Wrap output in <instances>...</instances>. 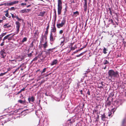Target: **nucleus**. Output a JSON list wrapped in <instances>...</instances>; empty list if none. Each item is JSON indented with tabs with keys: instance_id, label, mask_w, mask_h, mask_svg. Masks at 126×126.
<instances>
[{
	"instance_id": "nucleus-41",
	"label": "nucleus",
	"mask_w": 126,
	"mask_h": 126,
	"mask_svg": "<svg viewBox=\"0 0 126 126\" xmlns=\"http://www.w3.org/2000/svg\"><path fill=\"white\" fill-rule=\"evenodd\" d=\"M49 23L47 24V27L46 29V30H48L49 29Z\"/></svg>"
},
{
	"instance_id": "nucleus-2",
	"label": "nucleus",
	"mask_w": 126,
	"mask_h": 126,
	"mask_svg": "<svg viewBox=\"0 0 126 126\" xmlns=\"http://www.w3.org/2000/svg\"><path fill=\"white\" fill-rule=\"evenodd\" d=\"M66 22V20L64 18H63L61 23L57 24V28H60L63 27V25L65 24Z\"/></svg>"
},
{
	"instance_id": "nucleus-64",
	"label": "nucleus",
	"mask_w": 126,
	"mask_h": 126,
	"mask_svg": "<svg viewBox=\"0 0 126 126\" xmlns=\"http://www.w3.org/2000/svg\"><path fill=\"white\" fill-rule=\"evenodd\" d=\"M2 18L3 19V20H5L6 19V17L5 16H3L2 17Z\"/></svg>"
},
{
	"instance_id": "nucleus-50",
	"label": "nucleus",
	"mask_w": 126,
	"mask_h": 126,
	"mask_svg": "<svg viewBox=\"0 0 126 126\" xmlns=\"http://www.w3.org/2000/svg\"><path fill=\"white\" fill-rule=\"evenodd\" d=\"M87 94H88L89 95H90V92L89 91V90H88L87 91Z\"/></svg>"
},
{
	"instance_id": "nucleus-1",
	"label": "nucleus",
	"mask_w": 126,
	"mask_h": 126,
	"mask_svg": "<svg viewBox=\"0 0 126 126\" xmlns=\"http://www.w3.org/2000/svg\"><path fill=\"white\" fill-rule=\"evenodd\" d=\"M109 77H110L112 79V77H116L118 73L117 71L115 72L114 70H110L108 72Z\"/></svg>"
},
{
	"instance_id": "nucleus-11",
	"label": "nucleus",
	"mask_w": 126,
	"mask_h": 126,
	"mask_svg": "<svg viewBox=\"0 0 126 126\" xmlns=\"http://www.w3.org/2000/svg\"><path fill=\"white\" fill-rule=\"evenodd\" d=\"M31 11V10L30 9H24L21 10L19 12L21 13H27Z\"/></svg>"
},
{
	"instance_id": "nucleus-24",
	"label": "nucleus",
	"mask_w": 126,
	"mask_h": 126,
	"mask_svg": "<svg viewBox=\"0 0 126 126\" xmlns=\"http://www.w3.org/2000/svg\"><path fill=\"white\" fill-rule=\"evenodd\" d=\"M83 7L84 8V11L86 12L87 11V4H84Z\"/></svg>"
},
{
	"instance_id": "nucleus-26",
	"label": "nucleus",
	"mask_w": 126,
	"mask_h": 126,
	"mask_svg": "<svg viewBox=\"0 0 126 126\" xmlns=\"http://www.w3.org/2000/svg\"><path fill=\"white\" fill-rule=\"evenodd\" d=\"M112 111H109L108 112V116L109 117L111 116V117H112Z\"/></svg>"
},
{
	"instance_id": "nucleus-25",
	"label": "nucleus",
	"mask_w": 126,
	"mask_h": 126,
	"mask_svg": "<svg viewBox=\"0 0 126 126\" xmlns=\"http://www.w3.org/2000/svg\"><path fill=\"white\" fill-rule=\"evenodd\" d=\"M109 10L110 11V15L112 16V11H113V10H112V8H111L110 7H109L108 8Z\"/></svg>"
},
{
	"instance_id": "nucleus-23",
	"label": "nucleus",
	"mask_w": 126,
	"mask_h": 126,
	"mask_svg": "<svg viewBox=\"0 0 126 126\" xmlns=\"http://www.w3.org/2000/svg\"><path fill=\"white\" fill-rule=\"evenodd\" d=\"M46 12L45 11H43L42 12H41L40 13L39 15V16H44V15L45 13Z\"/></svg>"
},
{
	"instance_id": "nucleus-58",
	"label": "nucleus",
	"mask_w": 126,
	"mask_h": 126,
	"mask_svg": "<svg viewBox=\"0 0 126 126\" xmlns=\"http://www.w3.org/2000/svg\"><path fill=\"white\" fill-rule=\"evenodd\" d=\"M85 52H83L82 53H81L80 54V55L81 56L83 55L84 53Z\"/></svg>"
},
{
	"instance_id": "nucleus-32",
	"label": "nucleus",
	"mask_w": 126,
	"mask_h": 126,
	"mask_svg": "<svg viewBox=\"0 0 126 126\" xmlns=\"http://www.w3.org/2000/svg\"><path fill=\"white\" fill-rule=\"evenodd\" d=\"M46 68H45L43 69V70L42 71H41V74H42L43 73L45 72L46 71Z\"/></svg>"
},
{
	"instance_id": "nucleus-51",
	"label": "nucleus",
	"mask_w": 126,
	"mask_h": 126,
	"mask_svg": "<svg viewBox=\"0 0 126 126\" xmlns=\"http://www.w3.org/2000/svg\"><path fill=\"white\" fill-rule=\"evenodd\" d=\"M6 32H5V33H2L1 34V35H2V36L3 37L5 35H6Z\"/></svg>"
},
{
	"instance_id": "nucleus-37",
	"label": "nucleus",
	"mask_w": 126,
	"mask_h": 126,
	"mask_svg": "<svg viewBox=\"0 0 126 126\" xmlns=\"http://www.w3.org/2000/svg\"><path fill=\"white\" fill-rule=\"evenodd\" d=\"M54 13H55V16H54V17L55 18H56L57 17V16H56V11L55 10V9H54Z\"/></svg>"
},
{
	"instance_id": "nucleus-17",
	"label": "nucleus",
	"mask_w": 126,
	"mask_h": 126,
	"mask_svg": "<svg viewBox=\"0 0 126 126\" xmlns=\"http://www.w3.org/2000/svg\"><path fill=\"white\" fill-rule=\"evenodd\" d=\"M9 23H8L5 24L3 26L4 28H10L11 27V25H9Z\"/></svg>"
},
{
	"instance_id": "nucleus-15",
	"label": "nucleus",
	"mask_w": 126,
	"mask_h": 126,
	"mask_svg": "<svg viewBox=\"0 0 126 126\" xmlns=\"http://www.w3.org/2000/svg\"><path fill=\"white\" fill-rule=\"evenodd\" d=\"M103 82L102 81L101 83H99L98 85V87L99 88H103V86L104 85L103 84Z\"/></svg>"
},
{
	"instance_id": "nucleus-54",
	"label": "nucleus",
	"mask_w": 126,
	"mask_h": 126,
	"mask_svg": "<svg viewBox=\"0 0 126 126\" xmlns=\"http://www.w3.org/2000/svg\"><path fill=\"white\" fill-rule=\"evenodd\" d=\"M5 74L4 73H1L0 74V77L2 76Z\"/></svg>"
},
{
	"instance_id": "nucleus-7",
	"label": "nucleus",
	"mask_w": 126,
	"mask_h": 126,
	"mask_svg": "<svg viewBox=\"0 0 126 126\" xmlns=\"http://www.w3.org/2000/svg\"><path fill=\"white\" fill-rule=\"evenodd\" d=\"M50 33H52V32H56V29L55 26V24L54 23L53 25V27H51Z\"/></svg>"
},
{
	"instance_id": "nucleus-5",
	"label": "nucleus",
	"mask_w": 126,
	"mask_h": 126,
	"mask_svg": "<svg viewBox=\"0 0 126 126\" xmlns=\"http://www.w3.org/2000/svg\"><path fill=\"white\" fill-rule=\"evenodd\" d=\"M16 34H17L19 30L20 23L18 21H16Z\"/></svg>"
},
{
	"instance_id": "nucleus-60",
	"label": "nucleus",
	"mask_w": 126,
	"mask_h": 126,
	"mask_svg": "<svg viewBox=\"0 0 126 126\" xmlns=\"http://www.w3.org/2000/svg\"><path fill=\"white\" fill-rule=\"evenodd\" d=\"M21 5H26V3H22L21 4Z\"/></svg>"
},
{
	"instance_id": "nucleus-46",
	"label": "nucleus",
	"mask_w": 126,
	"mask_h": 126,
	"mask_svg": "<svg viewBox=\"0 0 126 126\" xmlns=\"http://www.w3.org/2000/svg\"><path fill=\"white\" fill-rule=\"evenodd\" d=\"M4 41H3V42L1 43L0 44V46H3L4 45Z\"/></svg>"
},
{
	"instance_id": "nucleus-44",
	"label": "nucleus",
	"mask_w": 126,
	"mask_h": 126,
	"mask_svg": "<svg viewBox=\"0 0 126 126\" xmlns=\"http://www.w3.org/2000/svg\"><path fill=\"white\" fill-rule=\"evenodd\" d=\"M14 4H13V2H10V3L8 4V5H9L10 6L13 5Z\"/></svg>"
},
{
	"instance_id": "nucleus-45",
	"label": "nucleus",
	"mask_w": 126,
	"mask_h": 126,
	"mask_svg": "<svg viewBox=\"0 0 126 126\" xmlns=\"http://www.w3.org/2000/svg\"><path fill=\"white\" fill-rule=\"evenodd\" d=\"M63 33V31L62 30H60L59 32V33L60 34H62Z\"/></svg>"
},
{
	"instance_id": "nucleus-9",
	"label": "nucleus",
	"mask_w": 126,
	"mask_h": 126,
	"mask_svg": "<svg viewBox=\"0 0 126 126\" xmlns=\"http://www.w3.org/2000/svg\"><path fill=\"white\" fill-rule=\"evenodd\" d=\"M111 102L109 100V97H108L107 98V100L105 103V106L106 107L109 106L111 105Z\"/></svg>"
},
{
	"instance_id": "nucleus-3",
	"label": "nucleus",
	"mask_w": 126,
	"mask_h": 126,
	"mask_svg": "<svg viewBox=\"0 0 126 126\" xmlns=\"http://www.w3.org/2000/svg\"><path fill=\"white\" fill-rule=\"evenodd\" d=\"M0 55L1 57L3 58H5L6 56V52H5L4 49H1L0 52Z\"/></svg>"
},
{
	"instance_id": "nucleus-13",
	"label": "nucleus",
	"mask_w": 126,
	"mask_h": 126,
	"mask_svg": "<svg viewBox=\"0 0 126 126\" xmlns=\"http://www.w3.org/2000/svg\"><path fill=\"white\" fill-rule=\"evenodd\" d=\"M62 8V6H58V15H60L61 14Z\"/></svg>"
},
{
	"instance_id": "nucleus-19",
	"label": "nucleus",
	"mask_w": 126,
	"mask_h": 126,
	"mask_svg": "<svg viewBox=\"0 0 126 126\" xmlns=\"http://www.w3.org/2000/svg\"><path fill=\"white\" fill-rule=\"evenodd\" d=\"M79 15V13L78 11H76V12H73V16L76 17L78 15Z\"/></svg>"
},
{
	"instance_id": "nucleus-34",
	"label": "nucleus",
	"mask_w": 126,
	"mask_h": 126,
	"mask_svg": "<svg viewBox=\"0 0 126 126\" xmlns=\"http://www.w3.org/2000/svg\"><path fill=\"white\" fill-rule=\"evenodd\" d=\"M48 31L47 30H46V31H45V37H46V36L47 37V35L48 34Z\"/></svg>"
},
{
	"instance_id": "nucleus-21",
	"label": "nucleus",
	"mask_w": 126,
	"mask_h": 126,
	"mask_svg": "<svg viewBox=\"0 0 126 126\" xmlns=\"http://www.w3.org/2000/svg\"><path fill=\"white\" fill-rule=\"evenodd\" d=\"M62 38L63 39V41H62L61 42L60 45L62 46H63L64 45V42L65 41V37H62Z\"/></svg>"
},
{
	"instance_id": "nucleus-16",
	"label": "nucleus",
	"mask_w": 126,
	"mask_h": 126,
	"mask_svg": "<svg viewBox=\"0 0 126 126\" xmlns=\"http://www.w3.org/2000/svg\"><path fill=\"white\" fill-rule=\"evenodd\" d=\"M58 60L57 59L54 60L52 61L50 64L51 66H53L54 65L56 64L57 63Z\"/></svg>"
},
{
	"instance_id": "nucleus-40",
	"label": "nucleus",
	"mask_w": 126,
	"mask_h": 126,
	"mask_svg": "<svg viewBox=\"0 0 126 126\" xmlns=\"http://www.w3.org/2000/svg\"><path fill=\"white\" fill-rule=\"evenodd\" d=\"M9 61L10 62H11V63H12L13 62L15 61V63H16V61L15 60H9Z\"/></svg>"
},
{
	"instance_id": "nucleus-38",
	"label": "nucleus",
	"mask_w": 126,
	"mask_h": 126,
	"mask_svg": "<svg viewBox=\"0 0 126 126\" xmlns=\"http://www.w3.org/2000/svg\"><path fill=\"white\" fill-rule=\"evenodd\" d=\"M33 55L32 53H30L29 54H27L28 57H30L32 56Z\"/></svg>"
},
{
	"instance_id": "nucleus-20",
	"label": "nucleus",
	"mask_w": 126,
	"mask_h": 126,
	"mask_svg": "<svg viewBox=\"0 0 126 126\" xmlns=\"http://www.w3.org/2000/svg\"><path fill=\"white\" fill-rule=\"evenodd\" d=\"M11 34H10L5 36L2 40L3 41H4L5 40L7 39H8V37H9Z\"/></svg>"
},
{
	"instance_id": "nucleus-14",
	"label": "nucleus",
	"mask_w": 126,
	"mask_h": 126,
	"mask_svg": "<svg viewBox=\"0 0 126 126\" xmlns=\"http://www.w3.org/2000/svg\"><path fill=\"white\" fill-rule=\"evenodd\" d=\"M55 48L54 47L52 48H50L48 49L46 51H45V52L49 55L51 52L53 51L52 50L54 49Z\"/></svg>"
},
{
	"instance_id": "nucleus-18",
	"label": "nucleus",
	"mask_w": 126,
	"mask_h": 126,
	"mask_svg": "<svg viewBox=\"0 0 126 126\" xmlns=\"http://www.w3.org/2000/svg\"><path fill=\"white\" fill-rule=\"evenodd\" d=\"M44 36L43 37L42 36L40 40V43H41V44H42L43 43H45V39H44Z\"/></svg>"
},
{
	"instance_id": "nucleus-62",
	"label": "nucleus",
	"mask_w": 126,
	"mask_h": 126,
	"mask_svg": "<svg viewBox=\"0 0 126 126\" xmlns=\"http://www.w3.org/2000/svg\"><path fill=\"white\" fill-rule=\"evenodd\" d=\"M78 51H79V50H76V51H75V52H73V54H75Z\"/></svg>"
},
{
	"instance_id": "nucleus-55",
	"label": "nucleus",
	"mask_w": 126,
	"mask_h": 126,
	"mask_svg": "<svg viewBox=\"0 0 126 126\" xmlns=\"http://www.w3.org/2000/svg\"><path fill=\"white\" fill-rule=\"evenodd\" d=\"M84 4H87V0H84Z\"/></svg>"
},
{
	"instance_id": "nucleus-43",
	"label": "nucleus",
	"mask_w": 126,
	"mask_h": 126,
	"mask_svg": "<svg viewBox=\"0 0 126 126\" xmlns=\"http://www.w3.org/2000/svg\"><path fill=\"white\" fill-rule=\"evenodd\" d=\"M16 17L18 21H20L21 20V19L19 18L18 16H16Z\"/></svg>"
},
{
	"instance_id": "nucleus-4",
	"label": "nucleus",
	"mask_w": 126,
	"mask_h": 126,
	"mask_svg": "<svg viewBox=\"0 0 126 126\" xmlns=\"http://www.w3.org/2000/svg\"><path fill=\"white\" fill-rule=\"evenodd\" d=\"M55 39V38L53 35L52 33H50L49 37V40L51 44H52Z\"/></svg>"
},
{
	"instance_id": "nucleus-52",
	"label": "nucleus",
	"mask_w": 126,
	"mask_h": 126,
	"mask_svg": "<svg viewBox=\"0 0 126 126\" xmlns=\"http://www.w3.org/2000/svg\"><path fill=\"white\" fill-rule=\"evenodd\" d=\"M25 88H26V87L22 89L20 91H21V92H22V91H25Z\"/></svg>"
},
{
	"instance_id": "nucleus-39",
	"label": "nucleus",
	"mask_w": 126,
	"mask_h": 126,
	"mask_svg": "<svg viewBox=\"0 0 126 126\" xmlns=\"http://www.w3.org/2000/svg\"><path fill=\"white\" fill-rule=\"evenodd\" d=\"M19 70V68H17L13 72V73L15 74V73L18 71V70Z\"/></svg>"
},
{
	"instance_id": "nucleus-57",
	"label": "nucleus",
	"mask_w": 126,
	"mask_h": 126,
	"mask_svg": "<svg viewBox=\"0 0 126 126\" xmlns=\"http://www.w3.org/2000/svg\"><path fill=\"white\" fill-rule=\"evenodd\" d=\"M9 15L8 13H6L5 14V16L7 17H8L9 16Z\"/></svg>"
},
{
	"instance_id": "nucleus-27",
	"label": "nucleus",
	"mask_w": 126,
	"mask_h": 126,
	"mask_svg": "<svg viewBox=\"0 0 126 126\" xmlns=\"http://www.w3.org/2000/svg\"><path fill=\"white\" fill-rule=\"evenodd\" d=\"M107 49L105 47L104 48V49H103V53L104 54H106L107 53V52H106V51H107Z\"/></svg>"
},
{
	"instance_id": "nucleus-22",
	"label": "nucleus",
	"mask_w": 126,
	"mask_h": 126,
	"mask_svg": "<svg viewBox=\"0 0 126 126\" xmlns=\"http://www.w3.org/2000/svg\"><path fill=\"white\" fill-rule=\"evenodd\" d=\"M62 6V2L61 0H58V6Z\"/></svg>"
},
{
	"instance_id": "nucleus-31",
	"label": "nucleus",
	"mask_w": 126,
	"mask_h": 126,
	"mask_svg": "<svg viewBox=\"0 0 126 126\" xmlns=\"http://www.w3.org/2000/svg\"><path fill=\"white\" fill-rule=\"evenodd\" d=\"M38 58V56H36L33 60L32 61H36L37 60Z\"/></svg>"
},
{
	"instance_id": "nucleus-47",
	"label": "nucleus",
	"mask_w": 126,
	"mask_h": 126,
	"mask_svg": "<svg viewBox=\"0 0 126 126\" xmlns=\"http://www.w3.org/2000/svg\"><path fill=\"white\" fill-rule=\"evenodd\" d=\"M15 10V8L14 7H12L11 8L10 10L11 11H12L13 10Z\"/></svg>"
},
{
	"instance_id": "nucleus-33",
	"label": "nucleus",
	"mask_w": 126,
	"mask_h": 126,
	"mask_svg": "<svg viewBox=\"0 0 126 126\" xmlns=\"http://www.w3.org/2000/svg\"><path fill=\"white\" fill-rule=\"evenodd\" d=\"M69 38L68 37H67L66 38H65V41H66V42H65V43H66L67 42H68L69 41Z\"/></svg>"
},
{
	"instance_id": "nucleus-48",
	"label": "nucleus",
	"mask_w": 126,
	"mask_h": 126,
	"mask_svg": "<svg viewBox=\"0 0 126 126\" xmlns=\"http://www.w3.org/2000/svg\"><path fill=\"white\" fill-rule=\"evenodd\" d=\"M12 39V37H8V40H10Z\"/></svg>"
},
{
	"instance_id": "nucleus-6",
	"label": "nucleus",
	"mask_w": 126,
	"mask_h": 126,
	"mask_svg": "<svg viewBox=\"0 0 126 126\" xmlns=\"http://www.w3.org/2000/svg\"><path fill=\"white\" fill-rule=\"evenodd\" d=\"M41 45L43 46L44 49H46L48 46V42L47 40V36H46L45 37V43L41 44Z\"/></svg>"
},
{
	"instance_id": "nucleus-36",
	"label": "nucleus",
	"mask_w": 126,
	"mask_h": 126,
	"mask_svg": "<svg viewBox=\"0 0 126 126\" xmlns=\"http://www.w3.org/2000/svg\"><path fill=\"white\" fill-rule=\"evenodd\" d=\"M34 46V45L33 44V42L32 41V43L30 44V47L32 48Z\"/></svg>"
},
{
	"instance_id": "nucleus-10",
	"label": "nucleus",
	"mask_w": 126,
	"mask_h": 126,
	"mask_svg": "<svg viewBox=\"0 0 126 126\" xmlns=\"http://www.w3.org/2000/svg\"><path fill=\"white\" fill-rule=\"evenodd\" d=\"M101 120L103 121H105L106 119L108 118V117L106 116L105 113L101 114Z\"/></svg>"
},
{
	"instance_id": "nucleus-59",
	"label": "nucleus",
	"mask_w": 126,
	"mask_h": 126,
	"mask_svg": "<svg viewBox=\"0 0 126 126\" xmlns=\"http://www.w3.org/2000/svg\"><path fill=\"white\" fill-rule=\"evenodd\" d=\"M85 52H83L82 53H81L80 54V55L81 56L83 55L84 53Z\"/></svg>"
},
{
	"instance_id": "nucleus-12",
	"label": "nucleus",
	"mask_w": 126,
	"mask_h": 126,
	"mask_svg": "<svg viewBox=\"0 0 126 126\" xmlns=\"http://www.w3.org/2000/svg\"><path fill=\"white\" fill-rule=\"evenodd\" d=\"M28 100L29 103H31V101L32 102H33L34 101L35 98L33 96H32L31 97H29L28 98Z\"/></svg>"
},
{
	"instance_id": "nucleus-29",
	"label": "nucleus",
	"mask_w": 126,
	"mask_h": 126,
	"mask_svg": "<svg viewBox=\"0 0 126 126\" xmlns=\"http://www.w3.org/2000/svg\"><path fill=\"white\" fill-rule=\"evenodd\" d=\"M117 108H113L112 110H110V111H112L113 113V114H114V112L116 110Z\"/></svg>"
},
{
	"instance_id": "nucleus-53",
	"label": "nucleus",
	"mask_w": 126,
	"mask_h": 126,
	"mask_svg": "<svg viewBox=\"0 0 126 126\" xmlns=\"http://www.w3.org/2000/svg\"><path fill=\"white\" fill-rule=\"evenodd\" d=\"M11 14L12 17L13 18H15L16 17V16L15 17L14 15L12 14Z\"/></svg>"
},
{
	"instance_id": "nucleus-49",
	"label": "nucleus",
	"mask_w": 126,
	"mask_h": 126,
	"mask_svg": "<svg viewBox=\"0 0 126 126\" xmlns=\"http://www.w3.org/2000/svg\"><path fill=\"white\" fill-rule=\"evenodd\" d=\"M13 2L14 4H16V3H18L19 2V1H15Z\"/></svg>"
},
{
	"instance_id": "nucleus-61",
	"label": "nucleus",
	"mask_w": 126,
	"mask_h": 126,
	"mask_svg": "<svg viewBox=\"0 0 126 126\" xmlns=\"http://www.w3.org/2000/svg\"><path fill=\"white\" fill-rule=\"evenodd\" d=\"M21 91H19L18 92V93H17L16 94V95H18V94H19L20 93H21Z\"/></svg>"
},
{
	"instance_id": "nucleus-30",
	"label": "nucleus",
	"mask_w": 126,
	"mask_h": 126,
	"mask_svg": "<svg viewBox=\"0 0 126 126\" xmlns=\"http://www.w3.org/2000/svg\"><path fill=\"white\" fill-rule=\"evenodd\" d=\"M27 41V38L26 37H24L22 40V42L23 43L25 42L26 41Z\"/></svg>"
},
{
	"instance_id": "nucleus-63",
	"label": "nucleus",
	"mask_w": 126,
	"mask_h": 126,
	"mask_svg": "<svg viewBox=\"0 0 126 126\" xmlns=\"http://www.w3.org/2000/svg\"><path fill=\"white\" fill-rule=\"evenodd\" d=\"M75 48L74 47H72L71 48V50H74Z\"/></svg>"
},
{
	"instance_id": "nucleus-28",
	"label": "nucleus",
	"mask_w": 126,
	"mask_h": 126,
	"mask_svg": "<svg viewBox=\"0 0 126 126\" xmlns=\"http://www.w3.org/2000/svg\"><path fill=\"white\" fill-rule=\"evenodd\" d=\"M109 62L107 60H105L104 61L103 64L104 65H105L107 64H109Z\"/></svg>"
},
{
	"instance_id": "nucleus-35",
	"label": "nucleus",
	"mask_w": 126,
	"mask_h": 126,
	"mask_svg": "<svg viewBox=\"0 0 126 126\" xmlns=\"http://www.w3.org/2000/svg\"><path fill=\"white\" fill-rule=\"evenodd\" d=\"M114 96V93L112 92H111L110 93V95H109V96L110 97H112Z\"/></svg>"
},
{
	"instance_id": "nucleus-8",
	"label": "nucleus",
	"mask_w": 126,
	"mask_h": 126,
	"mask_svg": "<svg viewBox=\"0 0 126 126\" xmlns=\"http://www.w3.org/2000/svg\"><path fill=\"white\" fill-rule=\"evenodd\" d=\"M17 102L18 103L23 104L24 105H26L28 103L25 100H24V101H23L21 99L19 100Z\"/></svg>"
},
{
	"instance_id": "nucleus-42",
	"label": "nucleus",
	"mask_w": 126,
	"mask_h": 126,
	"mask_svg": "<svg viewBox=\"0 0 126 126\" xmlns=\"http://www.w3.org/2000/svg\"><path fill=\"white\" fill-rule=\"evenodd\" d=\"M109 21L111 22V23L113 24V21L112 19L110 18Z\"/></svg>"
},
{
	"instance_id": "nucleus-56",
	"label": "nucleus",
	"mask_w": 126,
	"mask_h": 126,
	"mask_svg": "<svg viewBox=\"0 0 126 126\" xmlns=\"http://www.w3.org/2000/svg\"><path fill=\"white\" fill-rule=\"evenodd\" d=\"M71 119H69V120H68V121H70V123L71 124L73 123V122H72V121H71Z\"/></svg>"
}]
</instances>
